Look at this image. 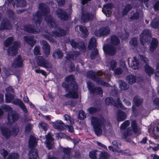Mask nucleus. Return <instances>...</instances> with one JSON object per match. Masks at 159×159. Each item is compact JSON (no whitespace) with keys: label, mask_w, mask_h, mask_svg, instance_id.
Masks as SVG:
<instances>
[{"label":"nucleus","mask_w":159,"mask_h":159,"mask_svg":"<svg viewBox=\"0 0 159 159\" xmlns=\"http://www.w3.org/2000/svg\"><path fill=\"white\" fill-rule=\"evenodd\" d=\"M153 103L156 106L158 107L159 105V99L158 98H155L153 101Z\"/></svg>","instance_id":"774afa93"},{"label":"nucleus","mask_w":159,"mask_h":159,"mask_svg":"<svg viewBox=\"0 0 159 159\" xmlns=\"http://www.w3.org/2000/svg\"><path fill=\"white\" fill-rule=\"evenodd\" d=\"M110 32V30L108 27L102 28L95 31V34L97 37L103 36L108 34Z\"/></svg>","instance_id":"f8f14e48"},{"label":"nucleus","mask_w":159,"mask_h":159,"mask_svg":"<svg viewBox=\"0 0 159 159\" xmlns=\"http://www.w3.org/2000/svg\"><path fill=\"white\" fill-rule=\"evenodd\" d=\"M105 101L107 105L112 104L115 106H119L120 107H122L121 102L119 99H118L117 100V104L114 102L113 99L111 98H106Z\"/></svg>","instance_id":"2eb2a0df"},{"label":"nucleus","mask_w":159,"mask_h":159,"mask_svg":"<svg viewBox=\"0 0 159 159\" xmlns=\"http://www.w3.org/2000/svg\"><path fill=\"white\" fill-rule=\"evenodd\" d=\"M14 46L10 47L8 50V54L9 55L13 56L16 54L17 51V48L19 45V43L15 42L14 43Z\"/></svg>","instance_id":"dca6fc26"},{"label":"nucleus","mask_w":159,"mask_h":159,"mask_svg":"<svg viewBox=\"0 0 159 159\" xmlns=\"http://www.w3.org/2000/svg\"><path fill=\"white\" fill-rule=\"evenodd\" d=\"M145 71L149 76L151 75L153 72V70L148 65H146L145 67Z\"/></svg>","instance_id":"79ce46f5"},{"label":"nucleus","mask_w":159,"mask_h":159,"mask_svg":"<svg viewBox=\"0 0 159 159\" xmlns=\"http://www.w3.org/2000/svg\"><path fill=\"white\" fill-rule=\"evenodd\" d=\"M40 47H39L36 46L34 49V53L35 55H40Z\"/></svg>","instance_id":"bf43d9fd"},{"label":"nucleus","mask_w":159,"mask_h":159,"mask_svg":"<svg viewBox=\"0 0 159 159\" xmlns=\"http://www.w3.org/2000/svg\"><path fill=\"white\" fill-rule=\"evenodd\" d=\"M88 111L89 113H93L96 111V109L94 107H91L89 108L88 109Z\"/></svg>","instance_id":"0e129e2a"},{"label":"nucleus","mask_w":159,"mask_h":159,"mask_svg":"<svg viewBox=\"0 0 159 159\" xmlns=\"http://www.w3.org/2000/svg\"><path fill=\"white\" fill-rule=\"evenodd\" d=\"M154 9L155 11H158L159 10V2L157 1L154 6Z\"/></svg>","instance_id":"338daca9"},{"label":"nucleus","mask_w":159,"mask_h":159,"mask_svg":"<svg viewBox=\"0 0 159 159\" xmlns=\"http://www.w3.org/2000/svg\"><path fill=\"white\" fill-rule=\"evenodd\" d=\"M97 155H99V157L101 159L107 158L109 156V155L107 152H102L98 151H93L90 152L89 153V156L92 159L96 158Z\"/></svg>","instance_id":"6e6552de"},{"label":"nucleus","mask_w":159,"mask_h":159,"mask_svg":"<svg viewBox=\"0 0 159 159\" xmlns=\"http://www.w3.org/2000/svg\"><path fill=\"white\" fill-rule=\"evenodd\" d=\"M111 45H117L120 42V41L118 38L116 36H113L111 38Z\"/></svg>","instance_id":"4c0bfd02"},{"label":"nucleus","mask_w":159,"mask_h":159,"mask_svg":"<svg viewBox=\"0 0 159 159\" xmlns=\"http://www.w3.org/2000/svg\"><path fill=\"white\" fill-rule=\"evenodd\" d=\"M53 127L55 129L59 130H62L63 129L64 124L63 122L60 120H58L52 123Z\"/></svg>","instance_id":"a211bd4d"},{"label":"nucleus","mask_w":159,"mask_h":159,"mask_svg":"<svg viewBox=\"0 0 159 159\" xmlns=\"http://www.w3.org/2000/svg\"><path fill=\"white\" fill-rule=\"evenodd\" d=\"M53 35L55 37H59L62 36L65 34V31L60 28H55L52 31Z\"/></svg>","instance_id":"aec40b11"},{"label":"nucleus","mask_w":159,"mask_h":159,"mask_svg":"<svg viewBox=\"0 0 159 159\" xmlns=\"http://www.w3.org/2000/svg\"><path fill=\"white\" fill-rule=\"evenodd\" d=\"M19 156L17 153H12L10 154L8 159H18Z\"/></svg>","instance_id":"49530a36"},{"label":"nucleus","mask_w":159,"mask_h":159,"mask_svg":"<svg viewBox=\"0 0 159 159\" xmlns=\"http://www.w3.org/2000/svg\"><path fill=\"white\" fill-rule=\"evenodd\" d=\"M79 54V52H74L72 54H68L66 56V58L69 60H74L75 59L76 57Z\"/></svg>","instance_id":"ea45409f"},{"label":"nucleus","mask_w":159,"mask_h":159,"mask_svg":"<svg viewBox=\"0 0 159 159\" xmlns=\"http://www.w3.org/2000/svg\"><path fill=\"white\" fill-rule=\"evenodd\" d=\"M66 81L68 83L72 84L71 87L72 90H70L69 92L66 95L68 98H75L77 97V94L76 91L77 89V86L75 82L74 81V78L73 75H70L66 78Z\"/></svg>","instance_id":"7ed1b4c3"},{"label":"nucleus","mask_w":159,"mask_h":159,"mask_svg":"<svg viewBox=\"0 0 159 159\" xmlns=\"http://www.w3.org/2000/svg\"><path fill=\"white\" fill-rule=\"evenodd\" d=\"M11 99H9V97L8 95L6 96V102L7 103L11 102L14 104L19 105L23 111L26 113L27 110L25 105L22 101L20 99H14V95H11Z\"/></svg>","instance_id":"423d86ee"},{"label":"nucleus","mask_w":159,"mask_h":159,"mask_svg":"<svg viewBox=\"0 0 159 159\" xmlns=\"http://www.w3.org/2000/svg\"><path fill=\"white\" fill-rule=\"evenodd\" d=\"M134 102L135 104L138 106L142 102V99H140L138 97H136L134 98Z\"/></svg>","instance_id":"5fc2aeb1"},{"label":"nucleus","mask_w":159,"mask_h":159,"mask_svg":"<svg viewBox=\"0 0 159 159\" xmlns=\"http://www.w3.org/2000/svg\"><path fill=\"white\" fill-rule=\"evenodd\" d=\"M32 128V125L28 124L27 125L25 128V132L26 134L29 133Z\"/></svg>","instance_id":"6e6d98bb"},{"label":"nucleus","mask_w":159,"mask_h":159,"mask_svg":"<svg viewBox=\"0 0 159 159\" xmlns=\"http://www.w3.org/2000/svg\"><path fill=\"white\" fill-rule=\"evenodd\" d=\"M42 48L46 55H48L49 54L50 46L48 43L44 41L42 42Z\"/></svg>","instance_id":"4be33fe9"},{"label":"nucleus","mask_w":159,"mask_h":159,"mask_svg":"<svg viewBox=\"0 0 159 159\" xmlns=\"http://www.w3.org/2000/svg\"><path fill=\"white\" fill-rule=\"evenodd\" d=\"M126 117V115L125 112L120 111H118L117 117V119L118 121H123L125 119Z\"/></svg>","instance_id":"bb28decb"},{"label":"nucleus","mask_w":159,"mask_h":159,"mask_svg":"<svg viewBox=\"0 0 159 159\" xmlns=\"http://www.w3.org/2000/svg\"><path fill=\"white\" fill-rule=\"evenodd\" d=\"M103 49L106 53L111 55H114L116 52L115 48L110 44L105 45L103 47Z\"/></svg>","instance_id":"ddd939ff"},{"label":"nucleus","mask_w":159,"mask_h":159,"mask_svg":"<svg viewBox=\"0 0 159 159\" xmlns=\"http://www.w3.org/2000/svg\"><path fill=\"white\" fill-rule=\"evenodd\" d=\"M157 41L156 39H153L152 40L150 46V50L153 51L157 48Z\"/></svg>","instance_id":"c9c22d12"},{"label":"nucleus","mask_w":159,"mask_h":159,"mask_svg":"<svg viewBox=\"0 0 159 159\" xmlns=\"http://www.w3.org/2000/svg\"><path fill=\"white\" fill-rule=\"evenodd\" d=\"M36 62L39 66L45 68L50 67L51 66L48 62L45 60L41 56H39L37 57Z\"/></svg>","instance_id":"9b49d317"},{"label":"nucleus","mask_w":159,"mask_h":159,"mask_svg":"<svg viewBox=\"0 0 159 159\" xmlns=\"http://www.w3.org/2000/svg\"><path fill=\"white\" fill-rule=\"evenodd\" d=\"M151 26L154 28L159 27V22L156 21V20H154L151 23Z\"/></svg>","instance_id":"4d7b16f0"},{"label":"nucleus","mask_w":159,"mask_h":159,"mask_svg":"<svg viewBox=\"0 0 159 159\" xmlns=\"http://www.w3.org/2000/svg\"><path fill=\"white\" fill-rule=\"evenodd\" d=\"M119 84L120 85V88L122 90H125L127 89L128 88V85L125 82L122 80L119 81Z\"/></svg>","instance_id":"58836bf2"},{"label":"nucleus","mask_w":159,"mask_h":159,"mask_svg":"<svg viewBox=\"0 0 159 159\" xmlns=\"http://www.w3.org/2000/svg\"><path fill=\"white\" fill-rule=\"evenodd\" d=\"M137 43V40L136 38H133L130 41V44L131 45L135 46Z\"/></svg>","instance_id":"052dcab7"},{"label":"nucleus","mask_w":159,"mask_h":159,"mask_svg":"<svg viewBox=\"0 0 159 159\" xmlns=\"http://www.w3.org/2000/svg\"><path fill=\"white\" fill-rule=\"evenodd\" d=\"M132 7L130 5H127L125 7L124 11L123 12V14L124 15L126 14L131 9Z\"/></svg>","instance_id":"864d4df0"},{"label":"nucleus","mask_w":159,"mask_h":159,"mask_svg":"<svg viewBox=\"0 0 159 159\" xmlns=\"http://www.w3.org/2000/svg\"><path fill=\"white\" fill-rule=\"evenodd\" d=\"M127 82L130 84L134 83L136 81V78L135 76L132 75L127 76L126 78Z\"/></svg>","instance_id":"473e14b6"},{"label":"nucleus","mask_w":159,"mask_h":159,"mask_svg":"<svg viewBox=\"0 0 159 159\" xmlns=\"http://www.w3.org/2000/svg\"><path fill=\"white\" fill-rule=\"evenodd\" d=\"M151 32L148 30H144L141 34L140 39L141 43L143 45V43L149 40L151 38Z\"/></svg>","instance_id":"9d476101"},{"label":"nucleus","mask_w":159,"mask_h":159,"mask_svg":"<svg viewBox=\"0 0 159 159\" xmlns=\"http://www.w3.org/2000/svg\"><path fill=\"white\" fill-rule=\"evenodd\" d=\"M13 40V38L12 37L8 38L4 42V44L6 47L9 46Z\"/></svg>","instance_id":"3c124183"},{"label":"nucleus","mask_w":159,"mask_h":159,"mask_svg":"<svg viewBox=\"0 0 159 159\" xmlns=\"http://www.w3.org/2000/svg\"><path fill=\"white\" fill-rule=\"evenodd\" d=\"M24 30L29 32L33 33H37L39 32L40 30L39 29H37L36 30H34L32 28L31 25H26L24 27Z\"/></svg>","instance_id":"c85d7f7f"},{"label":"nucleus","mask_w":159,"mask_h":159,"mask_svg":"<svg viewBox=\"0 0 159 159\" xmlns=\"http://www.w3.org/2000/svg\"><path fill=\"white\" fill-rule=\"evenodd\" d=\"M36 139L33 136H31L30 138L29 147L30 148H32L36 145Z\"/></svg>","instance_id":"e433bc0d"},{"label":"nucleus","mask_w":159,"mask_h":159,"mask_svg":"<svg viewBox=\"0 0 159 159\" xmlns=\"http://www.w3.org/2000/svg\"><path fill=\"white\" fill-rule=\"evenodd\" d=\"M11 28L10 22L7 20L6 21H2L0 26L1 30L10 29Z\"/></svg>","instance_id":"a878e982"},{"label":"nucleus","mask_w":159,"mask_h":159,"mask_svg":"<svg viewBox=\"0 0 159 159\" xmlns=\"http://www.w3.org/2000/svg\"><path fill=\"white\" fill-rule=\"evenodd\" d=\"M58 17L63 20H67L68 19V16L65 14V12L61 9H58L57 11Z\"/></svg>","instance_id":"412c9836"},{"label":"nucleus","mask_w":159,"mask_h":159,"mask_svg":"<svg viewBox=\"0 0 159 159\" xmlns=\"http://www.w3.org/2000/svg\"><path fill=\"white\" fill-rule=\"evenodd\" d=\"M117 65V63L115 60L112 61L109 64V70H113Z\"/></svg>","instance_id":"a18cd8bd"},{"label":"nucleus","mask_w":159,"mask_h":159,"mask_svg":"<svg viewBox=\"0 0 159 159\" xmlns=\"http://www.w3.org/2000/svg\"><path fill=\"white\" fill-rule=\"evenodd\" d=\"M24 39L25 41L26 42L31 46H32L35 42V41L33 37L25 36L24 37Z\"/></svg>","instance_id":"2f4dec72"},{"label":"nucleus","mask_w":159,"mask_h":159,"mask_svg":"<svg viewBox=\"0 0 159 159\" xmlns=\"http://www.w3.org/2000/svg\"><path fill=\"white\" fill-rule=\"evenodd\" d=\"M18 129L17 127H16L15 129H13V132L12 133V134L13 136H15L16 135L18 132Z\"/></svg>","instance_id":"69168bd1"},{"label":"nucleus","mask_w":159,"mask_h":159,"mask_svg":"<svg viewBox=\"0 0 159 159\" xmlns=\"http://www.w3.org/2000/svg\"><path fill=\"white\" fill-rule=\"evenodd\" d=\"M102 74V73L101 71H99L96 73L93 71H89L87 73L88 77L91 78L98 83L99 84H101L104 86L108 87L109 85V84L105 82H101L100 78L99 77V76H101Z\"/></svg>","instance_id":"39448f33"},{"label":"nucleus","mask_w":159,"mask_h":159,"mask_svg":"<svg viewBox=\"0 0 159 159\" xmlns=\"http://www.w3.org/2000/svg\"><path fill=\"white\" fill-rule=\"evenodd\" d=\"M1 130L2 134L6 138H8L11 134V132L7 128L2 127Z\"/></svg>","instance_id":"72a5a7b5"},{"label":"nucleus","mask_w":159,"mask_h":159,"mask_svg":"<svg viewBox=\"0 0 159 159\" xmlns=\"http://www.w3.org/2000/svg\"><path fill=\"white\" fill-rule=\"evenodd\" d=\"M79 117V118L80 120H83L85 117V115L83 111H80Z\"/></svg>","instance_id":"13d9d810"},{"label":"nucleus","mask_w":159,"mask_h":159,"mask_svg":"<svg viewBox=\"0 0 159 159\" xmlns=\"http://www.w3.org/2000/svg\"><path fill=\"white\" fill-rule=\"evenodd\" d=\"M15 4L17 7H24L26 5V2L24 0H16L14 4H12L13 7Z\"/></svg>","instance_id":"7c9ffc66"},{"label":"nucleus","mask_w":159,"mask_h":159,"mask_svg":"<svg viewBox=\"0 0 159 159\" xmlns=\"http://www.w3.org/2000/svg\"><path fill=\"white\" fill-rule=\"evenodd\" d=\"M53 56L55 58H60L62 57L63 54L61 51L57 50L53 53Z\"/></svg>","instance_id":"a19ab883"},{"label":"nucleus","mask_w":159,"mask_h":159,"mask_svg":"<svg viewBox=\"0 0 159 159\" xmlns=\"http://www.w3.org/2000/svg\"><path fill=\"white\" fill-rule=\"evenodd\" d=\"M38 126L40 129H43L45 131H46L48 128V125L42 122L39 123Z\"/></svg>","instance_id":"37998d69"},{"label":"nucleus","mask_w":159,"mask_h":159,"mask_svg":"<svg viewBox=\"0 0 159 159\" xmlns=\"http://www.w3.org/2000/svg\"><path fill=\"white\" fill-rule=\"evenodd\" d=\"M65 120L67 121H68L69 123L71 125L74 124V120L72 119L70 117V116L67 115H65L64 116Z\"/></svg>","instance_id":"09e8293b"},{"label":"nucleus","mask_w":159,"mask_h":159,"mask_svg":"<svg viewBox=\"0 0 159 159\" xmlns=\"http://www.w3.org/2000/svg\"><path fill=\"white\" fill-rule=\"evenodd\" d=\"M131 126L133 129V131L136 134L138 135L140 134V129L136 125V122L133 120L131 122Z\"/></svg>","instance_id":"5701e85b"},{"label":"nucleus","mask_w":159,"mask_h":159,"mask_svg":"<svg viewBox=\"0 0 159 159\" xmlns=\"http://www.w3.org/2000/svg\"><path fill=\"white\" fill-rule=\"evenodd\" d=\"M88 8H84L82 9V15L81 16V20L83 22H87L91 19L94 17V15H91V17L90 15H88Z\"/></svg>","instance_id":"1a4fd4ad"},{"label":"nucleus","mask_w":159,"mask_h":159,"mask_svg":"<svg viewBox=\"0 0 159 159\" xmlns=\"http://www.w3.org/2000/svg\"><path fill=\"white\" fill-rule=\"evenodd\" d=\"M130 124L129 120H126L121 125L120 128L121 129H124L127 127Z\"/></svg>","instance_id":"603ef678"},{"label":"nucleus","mask_w":159,"mask_h":159,"mask_svg":"<svg viewBox=\"0 0 159 159\" xmlns=\"http://www.w3.org/2000/svg\"><path fill=\"white\" fill-rule=\"evenodd\" d=\"M29 156L30 159H39L38 157L37 151L36 150H32L30 152Z\"/></svg>","instance_id":"f704fd0d"},{"label":"nucleus","mask_w":159,"mask_h":159,"mask_svg":"<svg viewBox=\"0 0 159 159\" xmlns=\"http://www.w3.org/2000/svg\"><path fill=\"white\" fill-rule=\"evenodd\" d=\"M46 137V140L45 143L48 149H51L53 146V139L50 134H48Z\"/></svg>","instance_id":"6ab92c4d"},{"label":"nucleus","mask_w":159,"mask_h":159,"mask_svg":"<svg viewBox=\"0 0 159 159\" xmlns=\"http://www.w3.org/2000/svg\"><path fill=\"white\" fill-rule=\"evenodd\" d=\"M132 131L131 130H130L129 129L123 135V137L124 138H126L128 136L132 134Z\"/></svg>","instance_id":"680f3d73"},{"label":"nucleus","mask_w":159,"mask_h":159,"mask_svg":"<svg viewBox=\"0 0 159 159\" xmlns=\"http://www.w3.org/2000/svg\"><path fill=\"white\" fill-rule=\"evenodd\" d=\"M87 84L90 93L100 95H101L102 93V91L101 88H96L95 89H93L91 85V84L90 82H88Z\"/></svg>","instance_id":"4468645a"},{"label":"nucleus","mask_w":159,"mask_h":159,"mask_svg":"<svg viewBox=\"0 0 159 159\" xmlns=\"http://www.w3.org/2000/svg\"><path fill=\"white\" fill-rule=\"evenodd\" d=\"M3 70L4 74L6 76L5 77H3V78L4 79H6V77L11 74V71L10 69L6 68H4Z\"/></svg>","instance_id":"c03bdc74"},{"label":"nucleus","mask_w":159,"mask_h":159,"mask_svg":"<svg viewBox=\"0 0 159 159\" xmlns=\"http://www.w3.org/2000/svg\"><path fill=\"white\" fill-rule=\"evenodd\" d=\"M113 7L111 4H107L104 5L102 11L107 16H109L111 13V9Z\"/></svg>","instance_id":"f3484780"},{"label":"nucleus","mask_w":159,"mask_h":159,"mask_svg":"<svg viewBox=\"0 0 159 159\" xmlns=\"http://www.w3.org/2000/svg\"><path fill=\"white\" fill-rule=\"evenodd\" d=\"M123 71L122 69L120 67L114 70V73L116 75H119L121 74Z\"/></svg>","instance_id":"e2e57ef3"},{"label":"nucleus","mask_w":159,"mask_h":159,"mask_svg":"<svg viewBox=\"0 0 159 159\" xmlns=\"http://www.w3.org/2000/svg\"><path fill=\"white\" fill-rule=\"evenodd\" d=\"M104 119L102 118H99L95 117L92 118L91 124L93 126L96 134L97 136L101 135L102 130L101 128L106 127Z\"/></svg>","instance_id":"f03ea898"},{"label":"nucleus","mask_w":159,"mask_h":159,"mask_svg":"<svg viewBox=\"0 0 159 159\" xmlns=\"http://www.w3.org/2000/svg\"><path fill=\"white\" fill-rule=\"evenodd\" d=\"M70 44L73 48L79 47V49L81 48L82 49L84 50L85 49V46L83 43H79V44L76 43L74 41L71 40L70 42Z\"/></svg>","instance_id":"b1692460"},{"label":"nucleus","mask_w":159,"mask_h":159,"mask_svg":"<svg viewBox=\"0 0 159 159\" xmlns=\"http://www.w3.org/2000/svg\"><path fill=\"white\" fill-rule=\"evenodd\" d=\"M112 143L116 150L119 152L118 148L120 145V143L119 142H118L117 141L115 140L113 141Z\"/></svg>","instance_id":"8fccbe9b"},{"label":"nucleus","mask_w":159,"mask_h":159,"mask_svg":"<svg viewBox=\"0 0 159 159\" xmlns=\"http://www.w3.org/2000/svg\"><path fill=\"white\" fill-rule=\"evenodd\" d=\"M97 46V43L95 39L92 38L90 39L88 45L89 49H94L93 51L91 54L90 57L92 59H93L95 56L98 54V51L97 49H95Z\"/></svg>","instance_id":"0eeeda50"},{"label":"nucleus","mask_w":159,"mask_h":159,"mask_svg":"<svg viewBox=\"0 0 159 159\" xmlns=\"http://www.w3.org/2000/svg\"><path fill=\"white\" fill-rule=\"evenodd\" d=\"M2 107L5 111L9 112L7 117L9 122L11 123L17 120L18 115L15 112L12 111V109L10 107L3 105L2 106Z\"/></svg>","instance_id":"20e7f679"},{"label":"nucleus","mask_w":159,"mask_h":159,"mask_svg":"<svg viewBox=\"0 0 159 159\" xmlns=\"http://www.w3.org/2000/svg\"><path fill=\"white\" fill-rule=\"evenodd\" d=\"M39 10L36 12L34 16V24L36 26L39 25L41 22L42 14L45 16V20L47 24L51 27H53L55 25L54 21L52 19L51 16L48 15L49 10L44 7L43 4H41L39 5Z\"/></svg>","instance_id":"f257e3e1"},{"label":"nucleus","mask_w":159,"mask_h":159,"mask_svg":"<svg viewBox=\"0 0 159 159\" xmlns=\"http://www.w3.org/2000/svg\"><path fill=\"white\" fill-rule=\"evenodd\" d=\"M22 60L20 56H18L15 60L12 66L16 67L21 66L22 65Z\"/></svg>","instance_id":"cd10ccee"},{"label":"nucleus","mask_w":159,"mask_h":159,"mask_svg":"<svg viewBox=\"0 0 159 159\" xmlns=\"http://www.w3.org/2000/svg\"><path fill=\"white\" fill-rule=\"evenodd\" d=\"M63 151L65 154V157L66 158L64 157V159H69V154L70 152V149L68 148H64Z\"/></svg>","instance_id":"de8ad7c7"},{"label":"nucleus","mask_w":159,"mask_h":159,"mask_svg":"<svg viewBox=\"0 0 159 159\" xmlns=\"http://www.w3.org/2000/svg\"><path fill=\"white\" fill-rule=\"evenodd\" d=\"M139 64L136 57H134L130 64L131 67L134 69L138 68Z\"/></svg>","instance_id":"c756f323"},{"label":"nucleus","mask_w":159,"mask_h":159,"mask_svg":"<svg viewBox=\"0 0 159 159\" xmlns=\"http://www.w3.org/2000/svg\"><path fill=\"white\" fill-rule=\"evenodd\" d=\"M80 30L81 32L80 36L83 37H85L88 34V31L87 29L82 25L79 26Z\"/></svg>","instance_id":"393cba45"}]
</instances>
